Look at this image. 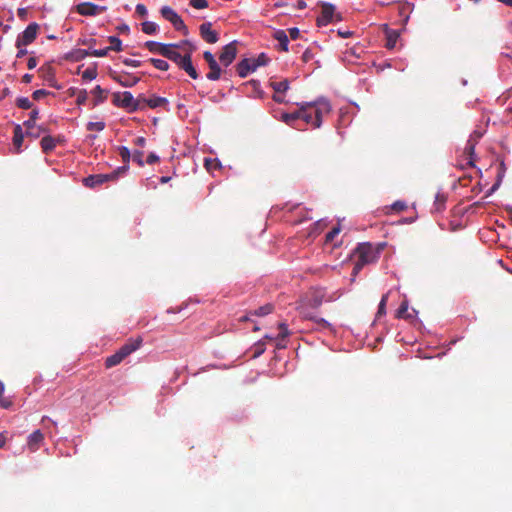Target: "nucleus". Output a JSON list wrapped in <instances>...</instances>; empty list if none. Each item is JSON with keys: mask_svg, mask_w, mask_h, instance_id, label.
Instances as JSON below:
<instances>
[{"mask_svg": "<svg viewBox=\"0 0 512 512\" xmlns=\"http://www.w3.org/2000/svg\"><path fill=\"white\" fill-rule=\"evenodd\" d=\"M135 10L136 13L141 17H145L147 15V8L144 4H137Z\"/></svg>", "mask_w": 512, "mask_h": 512, "instance_id": "54", "label": "nucleus"}, {"mask_svg": "<svg viewBox=\"0 0 512 512\" xmlns=\"http://www.w3.org/2000/svg\"><path fill=\"white\" fill-rule=\"evenodd\" d=\"M158 30V25L151 21H145L142 23V31L145 34H155Z\"/></svg>", "mask_w": 512, "mask_h": 512, "instance_id": "35", "label": "nucleus"}, {"mask_svg": "<svg viewBox=\"0 0 512 512\" xmlns=\"http://www.w3.org/2000/svg\"><path fill=\"white\" fill-rule=\"evenodd\" d=\"M289 36L292 40H296L300 36V30L296 27L288 29Z\"/></svg>", "mask_w": 512, "mask_h": 512, "instance_id": "57", "label": "nucleus"}, {"mask_svg": "<svg viewBox=\"0 0 512 512\" xmlns=\"http://www.w3.org/2000/svg\"><path fill=\"white\" fill-rule=\"evenodd\" d=\"M270 86L275 93H285L289 89V81L287 79L281 81H274L270 83Z\"/></svg>", "mask_w": 512, "mask_h": 512, "instance_id": "31", "label": "nucleus"}, {"mask_svg": "<svg viewBox=\"0 0 512 512\" xmlns=\"http://www.w3.org/2000/svg\"><path fill=\"white\" fill-rule=\"evenodd\" d=\"M203 58L208 63V66L212 65V64H215L217 62L215 57H214V55L210 51H205L203 53Z\"/></svg>", "mask_w": 512, "mask_h": 512, "instance_id": "53", "label": "nucleus"}, {"mask_svg": "<svg viewBox=\"0 0 512 512\" xmlns=\"http://www.w3.org/2000/svg\"><path fill=\"white\" fill-rule=\"evenodd\" d=\"M134 144L139 146V147H144L145 144H146V139L142 136L140 137H137L135 140H134Z\"/></svg>", "mask_w": 512, "mask_h": 512, "instance_id": "63", "label": "nucleus"}, {"mask_svg": "<svg viewBox=\"0 0 512 512\" xmlns=\"http://www.w3.org/2000/svg\"><path fill=\"white\" fill-rule=\"evenodd\" d=\"M122 62L125 65L132 66V67H139L141 65V62L139 60H133V59H130V58H125V59H123Z\"/></svg>", "mask_w": 512, "mask_h": 512, "instance_id": "56", "label": "nucleus"}, {"mask_svg": "<svg viewBox=\"0 0 512 512\" xmlns=\"http://www.w3.org/2000/svg\"><path fill=\"white\" fill-rule=\"evenodd\" d=\"M142 99L144 100L142 102V104L144 105V109L146 107H149L151 109L163 107L164 109L168 110L169 101L165 97H160V96L153 95V96H151L149 98H146V97L142 96Z\"/></svg>", "mask_w": 512, "mask_h": 512, "instance_id": "15", "label": "nucleus"}, {"mask_svg": "<svg viewBox=\"0 0 512 512\" xmlns=\"http://www.w3.org/2000/svg\"><path fill=\"white\" fill-rule=\"evenodd\" d=\"M44 441V435L40 430H36L28 436L27 447L31 452L37 451Z\"/></svg>", "mask_w": 512, "mask_h": 512, "instance_id": "16", "label": "nucleus"}, {"mask_svg": "<svg viewBox=\"0 0 512 512\" xmlns=\"http://www.w3.org/2000/svg\"><path fill=\"white\" fill-rule=\"evenodd\" d=\"M205 166L208 170H211L212 168L218 166V163L216 162V160L206 159Z\"/></svg>", "mask_w": 512, "mask_h": 512, "instance_id": "61", "label": "nucleus"}, {"mask_svg": "<svg viewBox=\"0 0 512 512\" xmlns=\"http://www.w3.org/2000/svg\"><path fill=\"white\" fill-rule=\"evenodd\" d=\"M74 58L76 61L82 60L85 57L91 55V51L85 49H77L74 53Z\"/></svg>", "mask_w": 512, "mask_h": 512, "instance_id": "46", "label": "nucleus"}, {"mask_svg": "<svg viewBox=\"0 0 512 512\" xmlns=\"http://www.w3.org/2000/svg\"><path fill=\"white\" fill-rule=\"evenodd\" d=\"M143 101L142 96L134 98L132 93L129 91L116 92L113 94V104L126 109L128 112L144 110V105L142 104Z\"/></svg>", "mask_w": 512, "mask_h": 512, "instance_id": "4", "label": "nucleus"}, {"mask_svg": "<svg viewBox=\"0 0 512 512\" xmlns=\"http://www.w3.org/2000/svg\"><path fill=\"white\" fill-rule=\"evenodd\" d=\"M340 232V228L339 227H334L330 232L327 233L326 235V241L329 242V241H332L334 239V237L339 234Z\"/></svg>", "mask_w": 512, "mask_h": 512, "instance_id": "55", "label": "nucleus"}, {"mask_svg": "<svg viewBox=\"0 0 512 512\" xmlns=\"http://www.w3.org/2000/svg\"><path fill=\"white\" fill-rule=\"evenodd\" d=\"M268 62L269 58L267 55L261 53L257 58H245L241 60L236 66V71L241 78H245L250 72L255 71L260 66L267 65Z\"/></svg>", "mask_w": 512, "mask_h": 512, "instance_id": "5", "label": "nucleus"}, {"mask_svg": "<svg viewBox=\"0 0 512 512\" xmlns=\"http://www.w3.org/2000/svg\"><path fill=\"white\" fill-rule=\"evenodd\" d=\"M162 43L155 42V41H147L145 42L144 46L152 53H158L161 47Z\"/></svg>", "mask_w": 512, "mask_h": 512, "instance_id": "42", "label": "nucleus"}, {"mask_svg": "<svg viewBox=\"0 0 512 512\" xmlns=\"http://www.w3.org/2000/svg\"><path fill=\"white\" fill-rule=\"evenodd\" d=\"M324 296H325V291L323 289H321V288L316 289L314 291V294H313L311 300H310L311 306L314 308L319 307L324 300Z\"/></svg>", "mask_w": 512, "mask_h": 512, "instance_id": "29", "label": "nucleus"}, {"mask_svg": "<svg viewBox=\"0 0 512 512\" xmlns=\"http://www.w3.org/2000/svg\"><path fill=\"white\" fill-rule=\"evenodd\" d=\"M112 78L117 81L123 87H132L138 83L139 78L135 76H131L129 74L126 75H112Z\"/></svg>", "mask_w": 512, "mask_h": 512, "instance_id": "17", "label": "nucleus"}, {"mask_svg": "<svg viewBox=\"0 0 512 512\" xmlns=\"http://www.w3.org/2000/svg\"><path fill=\"white\" fill-rule=\"evenodd\" d=\"M75 10L82 16H96L107 10L106 6H100L92 2H82L75 6Z\"/></svg>", "mask_w": 512, "mask_h": 512, "instance_id": "11", "label": "nucleus"}, {"mask_svg": "<svg viewBox=\"0 0 512 512\" xmlns=\"http://www.w3.org/2000/svg\"><path fill=\"white\" fill-rule=\"evenodd\" d=\"M142 344V338L137 337L135 339H129L118 351L117 353L121 356V358L124 360L127 356H129L131 353L136 351L138 348H140Z\"/></svg>", "mask_w": 512, "mask_h": 512, "instance_id": "14", "label": "nucleus"}, {"mask_svg": "<svg viewBox=\"0 0 512 512\" xmlns=\"http://www.w3.org/2000/svg\"><path fill=\"white\" fill-rule=\"evenodd\" d=\"M273 310V306L271 304H266L264 306L259 307L256 309L253 314L256 316H265L271 313Z\"/></svg>", "mask_w": 512, "mask_h": 512, "instance_id": "38", "label": "nucleus"}, {"mask_svg": "<svg viewBox=\"0 0 512 512\" xmlns=\"http://www.w3.org/2000/svg\"><path fill=\"white\" fill-rule=\"evenodd\" d=\"M16 105L21 109H30L32 107V103L27 97L17 98Z\"/></svg>", "mask_w": 512, "mask_h": 512, "instance_id": "41", "label": "nucleus"}, {"mask_svg": "<svg viewBox=\"0 0 512 512\" xmlns=\"http://www.w3.org/2000/svg\"><path fill=\"white\" fill-rule=\"evenodd\" d=\"M274 38L279 42L280 50L287 52L289 39L284 30H277L274 33Z\"/></svg>", "mask_w": 512, "mask_h": 512, "instance_id": "20", "label": "nucleus"}, {"mask_svg": "<svg viewBox=\"0 0 512 512\" xmlns=\"http://www.w3.org/2000/svg\"><path fill=\"white\" fill-rule=\"evenodd\" d=\"M391 208L396 212L404 211L407 208V204L403 201H395Z\"/></svg>", "mask_w": 512, "mask_h": 512, "instance_id": "50", "label": "nucleus"}, {"mask_svg": "<svg viewBox=\"0 0 512 512\" xmlns=\"http://www.w3.org/2000/svg\"><path fill=\"white\" fill-rule=\"evenodd\" d=\"M264 351H265V343L263 341L257 342L254 346L253 357L254 358L259 357L261 354L264 353Z\"/></svg>", "mask_w": 512, "mask_h": 512, "instance_id": "45", "label": "nucleus"}, {"mask_svg": "<svg viewBox=\"0 0 512 512\" xmlns=\"http://www.w3.org/2000/svg\"><path fill=\"white\" fill-rule=\"evenodd\" d=\"M181 45L183 46L172 51L168 59L176 63L192 79H197L199 75L192 64V54L196 47L188 40H182Z\"/></svg>", "mask_w": 512, "mask_h": 512, "instance_id": "2", "label": "nucleus"}, {"mask_svg": "<svg viewBox=\"0 0 512 512\" xmlns=\"http://www.w3.org/2000/svg\"><path fill=\"white\" fill-rule=\"evenodd\" d=\"M45 131H46V130H45L44 128H42V127H35V129H34V130H28V131L26 132V134H27L28 136L33 137V138H38V137L40 136V133H43V132H45Z\"/></svg>", "mask_w": 512, "mask_h": 512, "instance_id": "52", "label": "nucleus"}, {"mask_svg": "<svg viewBox=\"0 0 512 512\" xmlns=\"http://www.w3.org/2000/svg\"><path fill=\"white\" fill-rule=\"evenodd\" d=\"M209 68H210V72L207 73V75H206L207 79H209L211 81L219 80L221 77L222 70H221L218 62H216L215 64H212V65H209Z\"/></svg>", "mask_w": 512, "mask_h": 512, "instance_id": "30", "label": "nucleus"}, {"mask_svg": "<svg viewBox=\"0 0 512 512\" xmlns=\"http://www.w3.org/2000/svg\"><path fill=\"white\" fill-rule=\"evenodd\" d=\"M236 56V41H233L223 47L222 52L219 55V61L223 66L228 67L235 60Z\"/></svg>", "mask_w": 512, "mask_h": 512, "instance_id": "12", "label": "nucleus"}, {"mask_svg": "<svg viewBox=\"0 0 512 512\" xmlns=\"http://www.w3.org/2000/svg\"><path fill=\"white\" fill-rule=\"evenodd\" d=\"M200 35L207 43L214 44L219 40L218 33L212 30L210 22L202 23L199 27Z\"/></svg>", "mask_w": 512, "mask_h": 512, "instance_id": "13", "label": "nucleus"}, {"mask_svg": "<svg viewBox=\"0 0 512 512\" xmlns=\"http://www.w3.org/2000/svg\"><path fill=\"white\" fill-rule=\"evenodd\" d=\"M123 361L121 356L115 352L113 355L109 356L105 360V367L106 368H112L118 364H120Z\"/></svg>", "mask_w": 512, "mask_h": 512, "instance_id": "33", "label": "nucleus"}, {"mask_svg": "<svg viewBox=\"0 0 512 512\" xmlns=\"http://www.w3.org/2000/svg\"><path fill=\"white\" fill-rule=\"evenodd\" d=\"M446 201H447V196L444 193L438 192L435 195V200H434L435 211H437V212L443 211L445 209Z\"/></svg>", "mask_w": 512, "mask_h": 512, "instance_id": "27", "label": "nucleus"}, {"mask_svg": "<svg viewBox=\"0 0 512 512\" xmlns=\"http://www.w3.org/2000/svg\"><path fill=\"white\" fill-rule=\"evenodd\" d=\"M396 317L400 319H412L413 314L408 311V301L404 300L396 312Z\"/></svg>", "mask_w": 512, "mask_h": 512, "instance_id": "25", "label": "nucleus"}, {"mask_svg": "<svg viewBox=\"0 0 512 512\" xmlns=\"http://www.w3.org/2000/svg\"><path fill=\"white\" fill-rule=\"evenodd\" d=\"M39 73H42L44 77H46V73L50 76H53L52 68L50 66H42L39 70Z\"/></svg>", "mask_w": 512, "mask_h": 512, "instance_id": "58", "label": "nucleus"}, {"mask_svg": "<svg viewBox=\"0 0 512 512\" xmlns=\"http://www.w3.org/2000/svg\"><path fill=\"white\" fill-rule=\"evenodd\" d=\"M319 5L321 6V14L316 19L318 27L326 26L334 21H342V16L336 12L335 5L327 2H320Z\"/></svg>", "mask_w": 512, "mask_h": 512, "instance_id": "6", "label": "nucleus"}, {"mask_svg": "<svg viewBox=\"0 0 512 512\" xmlns=\"http://www.w3.org/2000/svg\"><path fill=\"white\" fill-rule=\"evenodd\" d=\"M4 389V383L0 381V407L7 409L12 405V402L4 396Z\"/></svg>", "mask_w": 512, "mask_h": 512, "instance_id": "37", "label": "nucleus"}, {"mask_svg": "<svg viewBox=\"0 0 512 512\" xmlns=\"http://www.w3.org/2000/svg\"><path fill=\"white\" fill-rule=\"evenodd\" d=\"M37 66V59L35 57H30L27 62L28 69H34Z\"/></svg>", "mask_w": 512, "mask_h": 512, "instance_id": "62", "label": "nucleus"}, {"mask_svg": "<svg viewBox=\"0 0 512 512\" xmlns=\"http://www.w3.org/2000/svg\"><path fill=\"white\" fill-rule=\"evenodd\" d=\"M74 94L77 95V97H76V104L77 105L85 104V102L88 99V93H87V91L85 89H81V90L72 89L71 95H74Z\"/></svg>", "mask_w": 512, "mask_h": 512, "instance_id": "32", "label": "nucleus"}, {"mask_svg": "<svg viewBox=\"0 0 512 512\" xmlns=\"http://www.w3.org/2000/svg\"><path fill=\"white\" fill-rule=\"evenodd\" d=\"M160 13L164 19L169 21L176 30L183 31L184 34L188 33L187 27L182 18L169 6H163Z\"/></svg>", "mask_w": 512, "mask_h": 512, "instance_id": "9", "label": "nucleus"}, {"mask_svg": "<svg viewBox=\"0 0 512 512\" xmlns=\"http://www.w3.org/2000/svg\"><path fill=\"white\" fill-rule=\"evenodd\" d=\"M97 74L96 67H89L82 73V78L84 80H93L97 77Z\"/></svg>", "mask_w": 512, "mask_h": 512, "instance_id": "40", "label": "nucleus"}, {"mask_svg": "<svg viewBox=\"0 0 512 512\" xmlns=\"http://www.w3.org/2000/svg\"><path fill=\"white\" fill-rule=\"evenodd\" d=\"M159 161V157L155 153H150L147 157L146 162L148 164H154Z\"/></svg>", "mask_w": 512, "mask_h": 512, "instance_id": "59", "label": "nucleus"}, {"mask_svg": "<svg viewBox=\"0 0 512 512\" xmlns=\"http://www.w3.org/2000/svg\"><path fill=\"white\" fill-rule=\"evenodd\" d=\"M23 131L20 125H16L14 128V136H13V145L18 153L20 151V147L23 143Z\"/></svg>", "mask_w": 512, "mask_h": 512, "instance_id": "22", "label": "nucleus"}, {"mask_svg": "<svg viewBox=\"0 0 512 512\" xmlns=\"http://www.w3.org/2000/svg\"><path fill=\"white\" fill-rule=\"evenodd\" d=\"M49 94V91L44 89L36 90L32 93V98L36 101L40 100L41 98L47 96Z\"/></svg>", "mask_w": 512, "mask_h": 512, "instance_id": "51", "label": "nucleus"}, {"mask_svg": "<svg viewBox=\"0 0 512 512\" xmlns=\"http://www.w3.org/2000/svg\"><path fill=\"white\" fill-rule=\"evenodd\" d=\"M86 128L88 131H102L105 128V123L102 121L89 122Z\"/></svg>", "mask_w": 512, "mask_h": 512, "instance_id": "43", "label": "nucleus"}, {"mask_svg": "<svg viewBox=\"0 0 512 512\" xmlns=\"http://www.w3.org/2000/svg\"><path fill=\"white\" fill-rule=\"evenodd\" d=\"M35 121L36 120H31V118H29L28 120H26L23 125L26 127L27 131L28 130H34L35 129Z\"/></svg>", "mask_w": 512, "mask_h": 512, "instance_id": "60", "label": "nucleus"}, {"mask_svg": "<svg viewBox=\"0 0 512 512\" xmlns=\"http://www.w3.org/2000/svg\"><path fill=\"white\" fill-rule=\"evenodd\" d=\"M125 169H126V167L118 168L117 170H115L109 174L89 175L88 177H85L83 179V184L89 188H96L108 181L115 180L118 177V174L120 173V171L125 170Z\"/></svg>", "mask_w": 512, "mask_h": 512, "instance_id": "7", "label": "nucleus"}, {"mask_svg": "<svg viewBox=\"0 0 512 512\" xmlns=\"http://www.w3.org/2000/svg\"><path fill=\"white\" fill-rule=\"evenodd\" d=\"M118 31L120 33L128 34L130 31V28L127 24H122L117 27Z\"/></svg>", "mask_w": 512, "mask_h": 512, "instance_id": "64", "label": "nucleus"}, {"mask_svg": "<svg viewBox=\"0 0 512 512\" xmlns=\"http://www.w3.org/2000/svg\"><path fill=\"white\" fill-rule=\"evenodd\" d=\"M39 25L37 23H30L26 29L18 35L16 40V47H25L31 44L37 37Z\"/></svg>", "mask_w": 512, "mask_h": 512, "instance_id": "10", "label": "nucleus"}, {"mask_svg": "<svg viewBox=\"0 0 512 512\" xmlns=\"http://www.w3.org/2000/svg\"><path fill=\"white\" fill-rule=\"evenodd\" d=\"M41 149L44 153L48 154L56 147V139L52 136H44L40 141Z\"/></svg>", "mask_w": 512, "mask_h": 512, "instance_id": "19", "label": "nucleus"}, {"mask_svg": "<svg viewBox=\"0 0 512 512\" xmlns=\"http://www.w3.org/2000/svg\"><path fill=\"white\" fill-rule=\"evenodd\" d=\"M119 154L124 163H128L130 158L132 157L130 150L125 146L119 148Z\"/></svg>", "mask_w": 512, "mask_h": 512, "instance_id": "44", "label": "nucleus"}, {"mask_svg": "<svg viewBox=\"0 0 512 512\" xmlns=\"http://www.w3.org/2000/svg\"><path fill=\"white\" fill-rule=\"evenodd\" d=\"M182 46L183 45H181V42L169 43V44L162 43L160 50H159V54L168 59L169 56H171V53L173 50L177 49V47H182Z\"/></svg>", "mask_w": 512, "mask_h": 512, "instance_id": "21", "label": "nucleus"}, {"mask_svg": "<svg viewBox=\"0 0 512 512\" xmlns=\"http://www.w3.org/2000/svg\"><path fill=\"white\" fill-rule=\"evenodd\" d=\"M91 94L94 96L93 106H97L100 103H103L108 95V91L103 89L100 85H97L92 91Z\"/></svg>", "mask_w": 512, "mask_h": 512, "instance_id": "18", "label": "nucleus"}, {"mask_svg": "<svg viewBox=\"0 0 512 512\" xmlns=\"http://www.w3.org/2000/svg\"><path fill=\"white\" fill-rule=\"evenodd\" d=\"M398 38L399 33L396 30H387L385 47L387 49H393L396 46Z\"/></svg>", "mask_w": 512, "mask_h": 512, "instance_id": "24", "label": "nucleus"}, {"mask_svg": "<svg viewBox=\"0 0 512 512\" xmlns=\"http://www.w3.org/2000/svg\"><path fill=\"white\" fill-rule=\"evenodd\" d=\"M144 153L143 151L136 150L132 154V159L134 162H136L139 166H144V160H143Z\"/></svg>", "mask_w": 512, "mask_h": 512, "instance_id": "47", "label": "nucleus"}, {"mask_svg": "<svg viewBox=\"0 0 512 512\" xmlns=\"http://www.w3.org/2000/svg\"><path fill=\"white\" fill-rule=\"evenodd\" d=\"M305 318L308 319V320L313 321L316 324L317 328H319V329H322V330L329 329V330H331V324L328 321H326L324 318H321V317H318V316H314V315H306Z\"/></svg>", "mask_w": 512, "mask_h": 512, "instance_id": "26", "label": "nucleus"}, {"mask_svg": "<svg viewBox=\"0 0 512 512\" xmlns=\"http://www.w3.org/2000/svg\"><path fill=\"white\" fill-rule=\"evenodd\" d=\"M190 5L195 9H205L208 7L207 0H190Z\"/></svg>", "mask_w": 512, "mask_h": 512, "instance_id": "48", "label": "nucleus"}, {"mask_svg": "<svg viewBox=\"0 0 512 512\" xmlns=\"http://www.w3.org/2000/svg\"><path fill=\"white\" fill-rule=\"evenodd\" d=\"M111 51V48L109 47H106L104 49H95V50H91V55L92 56H95V57H105L108 55V52Z\"/></svg>", "mask_w": 512, "mask_h": 512, "instance_id": "49", "label": "nucleus"}, {"mask_svg": "<svg viewBox=\"0 0 512 512\" xmlns=\"http://www.w3.org/2000/svg\"><path fill=\"white\" fill-rule=\"evenodd\" d=\"M149 62L158 70L167 71L169 69V64L165 60L150 58Z\"/></svg>", "mask_w": 512, "mask_h": 512, "instance_id": "34", "label": "nucleus"}, {"mask_svg": "<svg viewBox=\"0 0 512 512\" xmlns=\"http://www.w3.org/2000/svg\"><path fill=\"white\" fill-rule=\"evenodd\" d=\"M279 328L281 332L276 337V348L280 350L286 347V345L282 341L288 336L289 332L285 323H280Z\"/></svg>", "mask_w": 512, "mask_h": 512, "instance_id": "23", "label": "nucleus"}, {"mask_svg": "<svg viewBox=\"0 0 512 512\" xmlns=\"http://www.w3.org/2000/svg\"><path fill=\"white\" fill-rule=\"evenodd\" d=\"M357 261L353 268L354 274H357L365 265L376 262L379 257V251L375 250L370 243H361L355 249Z\"/></svg>", "mask_w": 512, "mask_h": 512, "instance_id": "3", "label": "nucleus"}, {"mask_svg": "<svg viewBox=\"0 0 512 512\" xmlns=\"http://www.w3.org/2000/svg\"><path fill=\"white\" fill-rule=\"evenodd\" d=\"M300 117H299V109L295 112H292V113H284L282 114L281 116V120L286 123L287 125H290L294 128H297L294 123L299 120Z\"/></svg>", "mask_w": 512, "mask_h": 512, "instance_id": "28", "label": "nucleus"}, {"mask_svg": "<svg viewBox=\"0 0 512 512\" xmlns=\"http://www.w3.org/2000/svg\"><path fill=\"white\" fill-rule=\"evenodd\" d=\"M108 41L111 44L109 46V48H111V51L120 52L123 50L122 41L117 36L108 37Z\"/></svg>", "mask_w": 512, "mask_h": 512, "instance_id": "36", "label": "nucleus"}, {"mask_svg": "<svg viewBox=\"0 0 512 512\" xmlns=\"http://www.w3.org/2000/svg\"><path fill=\"white\" fill-rule=\"evenodd\" d=\"M480 138H481V133L474 132L472 135H470L469 139L467 140L466 146L464 148V157H465L464 160L466 162H465V164H461L462 168L475 166V160H474L475 147Z\"/></svg>", "mask_w": 512, "mask_h": 512, "instance_id": "8", "label": "nucleus"}, {"mask_svg": "<svg viewBox=\"0 0 512 512\" xmlns=\"http://www.w3.org/2000/svg\"><path fill=\"white\" fill-rule=\"evenodd\" d=\"M388 301V293L384 294L378 306L377 316L381 317L386 314V303Z\"/></svg>", "mask_w": 512, "mask_h": 512, "instance_id": "39", "label": "nucleus"}, {"mask_svg": "<svg viewBox=\"0 0 512 512\" xmlns=\"http://www.w3.org/2000/svg\"><path fill=\"white\" fill-rule=\"evenodd\" d=\"M298 106L300 119L314 128H319L323 116L331 112V104L325 98H319L313 102H302Z\"/></svg>", "mask_w": 512, "mask_h": 512, "instance_id": "1", "label": "nucleus"}]
</instances>
